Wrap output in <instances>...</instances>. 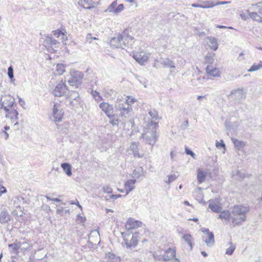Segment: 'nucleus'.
I'll return each instance as SVG.
<instances>
[{"instance_id": "nucleus-1", "label": "nucleus", "mask_w": 262, "mask_h": 262, "mask_svg": "<svg viewBox=\"0 0 262 262\" xmlns=\"http://www.w3.org/2000/svg\"><path fill=\"white\" fill-rule=\"evenodd\" d=\"M249 209L248 207L242 205L234 206L232 209V214L234 216L239 215V218H235L233 220L232 223L234 225H239L246 219V214L248 212Z\"/></svg>"}, {"instance_id": "nucleus-2", "label": "nucleus", "mask_w": 262, "mask_h": 262, "mask_svg": "<svg viewBox=\"0 0 262 262\" xmlns=\"http://www.w3.org/2000/svg\"><path fill=\"white\" fill-rule=\"evenodd\" d=\"M122 236L127 249L135 248L138 243L139 233L138 232L134 234L130 232H122Z\"/></svg>"}, {"instance_id": "nucleus-3", "label": "nucleus", "mask_w": 262, "mask_h": 262, "mask_svg": "<svg viewBox=\"0 0 262 262\" xmlns=\"http://www.w3.org/2000/svg\"><path fill=\"white\" fill-rule=\"evenodd\" d=\"M71 76L68 80L70 86L78 88L82 83L83 74L81 72L72 70L70 72Z\"/></svg>"}, {"instance_id": "nucleus-4", "label": "nucleus", "mask_w": 262, "mask_h": 262, "mask_svg": "<svg viewBox=\"0 0 262 262\" xmlns=\"http://www.w3.org/2000/svg\"><path fill=\"white\" fill-rule=\"evenodd\" d=\"M159 136L157 135L155 129H150L142 135V138L146 144L154 145L158 140Z\"/></svg>"}, {"instance_id": "nucleus-5", "label": "nucleus", "mask_w": 262, "mask_h": 262, "mask_svg": "<svg viewBox=\"0 0 262 262\" xmlns=\"http://www.w3.org/2000/svg\"><path fill=\"white\" fill-rule=\"evenodd\" d=\"M252 6L255 7V11L250 12L247 11L250 18L254 21L262 23V2Z\"/></svg>"}, {"instance_id": "nucleus-6", "label": "nucleus", "mask_w": 262, "mask_h": 262, "mask_svg": "<svg viewBox=\"0 0 262 262\" xmlns=\"http://www.w3.org/2000/svg\"><path fill=\"white\" fill-rule=\"evenodd\" d=\"M15 99L10 95L3 96L1 99V108H3L5 111H9V108L15 107Z\"/></svg>"}, {"instance_id": "nucleus-7", "label": "nucleus", "mask_w": 262, "mask_h": 262, "mask_svg": "<svg viewBox=\"0 0 262 262\" xmlns=\"http://www.w3.org/2000/svg\"><path fill=\"white\" fill-rule=\"evenodd\" d=\"M129 30L125 29L122 34H119L117 36L112 38L110 42L111 46L113 48H118L121 46V42L124 37H128Z\"/></svg>"}, {"instance_id": "nucleus-8", "label": "nucleus", "mask_w": 262, "mask_h": 262, "mask_svg": "<svg viewBox=\"0 0 262 262\" xmlns=\"http://www.w3.org/2000/svg\"><path fill=\"white\" fill-rule=\"evenodd\" d=\"M44 46L50 53H55L57 51L59 42L50 37H47L44 41Z\"/></svg>"}, {"instance_id": "nucleus-9", "label": "nucleus", "mask_w": 262, "mask_h": 262, "mask_svg": "<svg viewBox=\"0 0 262 262\" xmlns=\"http://www.w3.org/2000/svg\"><path fill=\"white\" fill-rule=\"evenodd\" d=\"M117 100L116 104H115V108L117 110L120 111V113L119 116L121 117H126V115H127L129 112L132 110V108L131 106H130V104L126 103H121L120 102L118 101Z\"/></svg>"}, {"instance_id": "nucleus-10", "label": "nucleus", "mask_w": 262, "mask_h": 262, "mask_svg": "<svg viewBox=\"0 0 262 262\" xmlns=\"http://www.w3.org/2000/svg\"><path fill=\"white\" fill-rule=\"evenodd\" d=\"M68 90L67 85L60 80L55 86L52 91V94L56 97H61L63 96Z\"/></svg>"}, {"instance_id": "nucleus-11", "label": "nucleus", "mask_w": 262, "mask_h": 262, "mask_svg": "<svg viewBox=\"0 0 262 262\" xmlns=\"http://www.w3.org/2000/svg\"><path fill=\"white\" fill-rule=\"evenodd\" d=\"M246 92L244 91L243 88H239L232 90L228 97L229 98H233L240 101L246 97Z\"/></svg>"}, {"instance_id": "nucleus-12", "label": "nucleus", "mask_w": 262, "mask_h": 262, "mask_svg": "<svg viewBox=\"0 0 262 262\" xmlns=\"http://www.w3.org/2000/svg\"><path fill=\"white\" fill-rule=\"evenodd\" d=\"M7 113L6 114V117L10 119L12 123H14V125L18 124V112L15 108L12 107L9 109V111H6Z\"/></svg>"}, {"instance_id": "nucleus-13", "label": "nucleus", "mask_w": 262, "mask_h": 262, "mask_svg": "<svg viewBox=\"0 0 262 262\" xmlns=\"http://www.w3.org/2000/svg\"><path fill=\"white\" fill-rule=\"evenodd\" d=\"M54 36L56 38L61 37L62 42L65 45H66V41L68 40L67 32L64 28L61 27L60 28L54 30L52 31Z\"/></svg>"}, {"instance_id": "nucleus-14", "label": "nucleus", "mask_w": 262, "mask_h": 262, "mask_svg": "<svg viewBox=\"0 0 262 262\" xmlns=\"http://www.w3.org/2000/svg\"><path fill=\"white\" fill-rule=\"evenodd\" d=\"M63 112L62 110L60 108L58 104H55L53 106V118L55 122H59L61 121Z\"/></svg>"}, {"instance_id": "nucleus-15", "label": "nucleus", "mask_w": 262, "mask_h": 262, "mask_svg": "<svg viewBox=\"0 0 262 262\" xmlns=\"http://www.w3.org/2000/svg\"><path fill=\"white\" fill-rule=\"evenodd\" d=\"M134 59L140 64H144L148 60V55L143 51L138 52L134 55Z\"/></svg>"}, {"instance_id": "nucleus-16", "label": "nucleus", "mask_w": 262, "mask_h": 262, "mask_svg": "<svg viewBox=\"0 0 262 262\" xmlns=\"http://www.w3.org/2000/svg\"><path fill=\"white\" fill-rule=\"evenodd\" d=\"M141 224L142 223L140 221H135L131 217L129 218L125 225L126 229L127 230L126 232H129L130 230L137 228L140 226Z\"/></svg>"}, {"instance_id": "nucleus-17", "label": "nucleus", "mask_w": 262, "mask_h": 262, "mask_svg": "<svg viewBox=\"0 0 262 262\" xmlns=\"http://www.w3.org/2000/svg\"><path fill=\"white\" fill-rule=\"evenodd\" d=\"M117 0L113 2L108 7V10L109 12H113L115 14H118L123 11L124 9L123 4H120L117 7Z\"/></svg>"}, {"instance_id": "nucleus-18", "label": "nucleus", "mask_w": 262, "mask_h": 262, "mask_svg": "<svg viewBox=\"0 0 262 262\" xmlns=\"http://www.w3.org/2000/svg\"><path fill=\"white\" fill-rule=\"evenodd\" d=\"M100 108L104 112L107 117L114 112V108L107 102H102L99 104Z\"/></svg>"}, {"instance_id": "nucleus-19", "label": "nucleus", "mask_w": 262, "mask_h": 262, "mask_svg": "<svg viewBox=\"0 0 262 262\" xmlns=\"http://www.w3.org/2000/svg\"><path fill=\"white\" fill-rule=\"evenodd\" d=\"M199 4H192L191 6L194 8H211L215 6L214 3L211 1H199Z\"/></svg>"}, {"instance_id": "nucleus-20", "label": "nucleus", "mask_w": 262, "mask_h": 262, "mask_svg": "<svg viewBox=\"0 0 262 262\" xmlns=\"http://www.w3.org/2000/svg\"><path fill=\"white\" fill-rule=\"evenodd\" d=\"M206 71L208 75L212 77H219L221 74V70L217 67H206Z\"/></svg>"}, {"instance_id": "nucleus-21", "label": "nucleus", "mask_w": 262, "mask_h": 262, "mask_svg": "<svg viewBox=\"0 0 262 262\" xmlns=\"http://www.w3.org/2000/svg\"><path fill=\"white\" fill-rule=\"evenodd\" d=\"M176 251L174 248H169L164 251L165 261H170L176 257Z\"/></svg>"}, {"instance_id": "nucleus-22", "label": "nucleus", "mask_w": 262, "mask_h": 262, "mask_svg": "<svg viewBox=\"0 0 262 262\" xmlns=\"http://www.w3.org/2000/svg\"><path fill=\"white\" fill-rule=\"evenodd\" d=\"M11 217L7 209L4 208L0 213V223L6 224L11 220Z\"/></svg>"}, {"instance_id": "nucleus-23", "label": "nucleus", "mask_w": 262, "mask_h": 262, "mask_svg": "<svg viewBox=\"0 0 262 262\" xmlns=\"http://www.w3.org/2000/svg\"><path fill=\"white\" fill-rule=\"evenodd\" d=\"M203 241L205 242L209 247H212L214 244V237L212 233H209L206 237H203Z\"/></svg>"}, {"instance_id": "nucleus-24", "label": "nucleus", "mask_w": 262, "mask_h": 262, "mask_svg": "<svg viewBox=\"0 0 262 262\" xmlns=\"http://www.w3.org/2000/svg\"><path fill=\"white\" fill-rule=\"evenodd\" d=\"M136 182V180L135 179H130L127 180L124 184V188L126 191V195H127L129 192L132 191L134 187L135 184Z\"/></svg>"}, {"instance_id": "nucleus-25", "label": "nucleus", "mask_w": 262, "mask_h": 262, "mask_svg": "<svg viewBox=\"0 0 262 262\" xmlns=\"http://www.w3.org/2000/svg\"><path fill=\"white\" fill-rule=\"evenodd\" d=\"M208 174V172L205 170H203L202 169L199 168L198 169L197 179L199 184H202L203 183Z\"/></svg>"}, {"instance_id": "nucleus-26", "label": "nucleus", "mask_w": 262, "mask_h": 262, "mask_svg": "<svg viewBox=\"0 0 262 262\" xmlns=\"http://www.w3.org/2000/svg\"><path fill=\"white\" fill-rule=\"evenodd\" d=\"M79 5L84 9H91L94 7L95 3L93 0H79Z\"/></svg>"}, {"instance_id": "nucleus-27", "label": "nucleus", "mask_w": 262, "mask_h": 262, "mask_svg": "<svg viewBox=\"0 0 262 262\" xmlns=\"http://www.w3.org/2000/svg\"><path fill=\"white\" fill-rule=\"evenodd\" d=\"M138 145H139L138 143L134 142L130 145V150L133 151L134 156L135 157L141 158L143 157V155H140L139 153Z\"/></svg>"}, {"instance_id": "nucleus-28", "label": "nucleus", "mask_w": 262, "mask_h": 262, "mask_svg": "<svg viewBox=\"0 0 262 262\" xmlns=\"http://www.w3.org/2000/svg\"><path fill=\"white\" fill-rule=\"evenodd\" d=\"M220 212L221 214L219 215L218 218L228 222L231 219V212L230 213L228 210L221 211Z\"/></svg>"}, {"instance_id": "nucleus-29", "label": "nucleus", "mask_w": 262, "mask_h": 262, "mask_svg": "<svg viewBox=\"0 0 262 262\" xmlns=\"http://www.w3.org/2000/svg\"><path fill=\"white\" fill-rule=\"evenodd\" d=\"M208 39V46L213 51H216L219 46L217 39L215 37H209Z\"/></svg>"}, {"instance_id": "nucleus-30", "label": "nucleus", "mask_w": 262, "mask_h": 262, "mask_svg": "<svg viewBox=\"0 0 262 262\" xmlns=\"http://www.w3.org/2000/svg\"><path fill=\"white\" fill-rule=\"evenodd\" d=\"M209 208L212 211L216 213H219L222 210V208L221 207L211 201L209 203Z\"/></svg>"}, {"instance_id": "nucleus-31", "label": "nucleus", "mask_w": 262, "mask_h": 262, "mask_svg": "<svg viewBox=\"0 0 262 262\" xmlns=\"http://www.w3.org/2000/svg\"><path fill=\"white\" fill-rule=\"evenodd\" d=\"M110 117H108L110 119V123L113 126L117 125L118 126V123L119 121V117L117 114H111Z\"/></svg>"}, {"instance_id": "nucleus-32", "label": "nucleus", "mask_w": 262, "mask_h": 262, "mask_svg": "<svg viewBox=\"0 0 262 262\" xmlns=\"http://www.w3.org/2000/svg\"><path fill=\"white\" fill-rule=\"evenodd\" d=\"M61 167L68 176H71L72 175L71 166L69 163H62L61 165Z\"/></svg>"}, {"instance_id": "nucleus-33", "label": "nucleus", "mask_w": 262, "mask_h": 262, "mask_svg": "<svg viewBox=\"0 0 262 262\" xmlns=\"http://www.w3.org/2000/svg\"><path fill=\"white\" fill-rule=\"evenodd\" d=\"M52 70L53 74L55 76L61 75L65 72L64 67H55V69Z\"/></svg>"}, {"instance_id": "nucleus-34", "label": "nucleus", "mask_w": 262, "mask_h": 262, "mask_svg": "<svg viewBox=\"0 0 262 262\" xmlns=\"http://www.w3.org/2000/svg\"><path fill=\"white\" fill-rule=\"evenodd\" d=\"M162 250H160L156 252H155V253L153 254V256L156 260L165 261L164 253H162Z\"/></svg>"}, {"instance_id": "nucleus-35", "label": "nucleus", "mask_w": 262, "mask_h": 262, "mask_svg": "<svg viewBox=\"0 0 262 262\" xmlns=\"http://www.w3.org/2000/svg\"><path fill=\"white\" fill-rule=\"evenodd\" d=\"M20 243H15L11 244L8 245L9 248H12V251L13 253L16 254L18 253V249L20 248Z\"/></svg>"}, {"instance_id": "nucleus-36", "label": "nucleus", "mask_w": 262, "mask_h": 262, "mask_svg": "<svg viewBox=\"0 0 262 262\" xmlns=\"http://www.w3.org/2000/svg\"><path fill=\"white\" fill-rule=\"evenodd\" d=\"M245 177V173L241 171L237 170L235 173H232V178L235 179H236L238 181H241L243 179H244Z\"/></svg>"}, {"instance_id": "nucleus-37", "label": "nucleus", "mask_w": 262, "mask_h": 262, "mask_svg": "<svg viewBox=\"0 0 262 262\" xmlns=\"http://www.w3.org/2000/svg\"><path fill=\"white\" fill-rule=\"evenodd\" d=\"M149 116L155 120H160L161 117L158 115V112L155 109H150L148 112Z\"/></svg>"}, {"instance_id": "nucleus-38", "label": "nucleus", "mask_w": 262, "mask_h": 262, "mask_svg": "<svg viewBox=\"0 0 262 262\" xmlns=\"http://www.w3.org/2000/svg\"><path fill=\"white\" fill-rule=\"evenodd\" d=\"M143 254V250L142 249H139L138 250H134L131 252L132 256L134 257L137 259L141 258Z\"/></svg>"}, {"instance_id": "nucleus-39", "label": "nucleus", "mask_w": 262, "mask_h": 262, "mask_svg": "<svg viewBox=\"0 0 262 262\" xmlns=\"http://www.w3.org/2000/svg\"><path fill=\"white\" fill-rule=\"evenodd\" d=\"M182 238L185 241V242L189 246L190 249H192V237L190 234H184L182 236Z\"/></svg>"}, {"instance_id": "nucleus-40", "label": "nucleus", "mask_w": 262, "mask_h": 262, "mask_svg": "<svg viewBox=\"0 0 262 262\" xmlns=\"http://www.w3.org/2000/svg\"><path fill=\"white\" fill-rule=\"evenodd\" d=\"M143 173V168L139 167L135 169L132 173V177L134 178H139Z\"/></svg>"}, {"instance_id": "nucleus-41", "label": "nucleus", "mask_w": 262, "mask_h": 262, "mask_svg": "<svg viewBox=\"0 0 262 262\" xmlns=\"http://www.w3.org/2000/svg\"><path fill=\"white\" fill-rule=\"evenodd\" d=\"M232 142L236 148L239 149L241 147H243L245 145V143L243 141H239L236 139H232Z\"/></svg>"}, {"instance_id": "nucleus-42", "label": "nucleus", "mask_w": 262, "mask_h": 262, "mask_svg": "<svg viewBox=\"0 0 262 262\" xmlns=\"http://www.w3.org/2000/svg\"><path fill=\"white\" fill-rule=\"evenodd\" d=\"M228 244L229 247L227 249L226 254L231 255L235 249V246L232 242H229Z\"/></svg>"}, {"instance_id": "nucleus-43", "label": "nucleus", "mask_w": 262, "mask_h": 262, "mask_svg": "<svg viewBox=\"0 0 262 262\" xmlns=\"http://www.w3.org/2000/svg\"><path fill=\"white\" fill-rule=\"evenodd\" d=\"M179 174L174 173L173 174L168 175V180L165 181L166 183L170 185V184L175 181L177 178L178 177Z\"/></svg>"}, {"instance_id": "nucleus-44", "label": "nucleus", "mask_w": 262, "mask_h": 262, "mask_svg": "<svg viewBox=\"0 0 262 262\" xmlns=\"http://www.w3.org/2000/svg\"><path fill=\"white\" fill-rule=\"evenodd\" d=\"M16 201H17L18 202H20L22 201L23 202V203H26L25 198H23V196H19V195H17V196H15L14 198V204L17 205V207H19V205L17 203H16Z\"/></svg>"}, {"instance_id": "nucleus-45", "label": "nucleus", "mask_w": 262, "mask_h": 262, "mask_svg": "<svg viewBox=\"0 0 262 262\" xmlns=\"http://www.w3.org/2000/svg\"><path fill=\"white\" fill-rule=\"evenodd\" d=\"M7 74L10 79H12L14 77L13 69L12 67H9Z\"/></svg>"}, {"instance_id": "nucleus-46", "label": "nucleus", "mask_w": 262, "mask_h": 262, "mask_svg": "<svg viewBox=\"0 0 262 262\" xmlns=\"http://www.w3.org/2000/svg\"><path fill=\"white\" fill-rule=\"evenodd\" d=\"M86 221L85 217L81 216L80 214L77 215L76 222L78 223H83Z\"/></svg>"}, {"instance_id": "nucleus-47", "label": "nucleus", "mask_w": 262, "mask_h": 262, "mask_svg": "<svg viewBox=\"0 0 262 262\" xmlns=\"http://www.w3.org/2000/svg\"><path fill=\"white\" fill-rule=\"evenodd\" d=\"M103 191L104 193H111L112 192V189L108 185H105L103 187Z\"/></svg>"}, {"instance_id": "nucleus-48", "label": "nucleus", "mask_w": 262, "mask_h": 262, "mask_svg": "<svg viewBox=\"0 0 262 262\" xmlns=\"http://www.w3.org/2000/svg\"><path fill=\"white\" fill-rule=\"evenodd\" d=\"M127 97L128 99L126 100L124 103L130 104V106H131V104L134 103L136 101V100L134 98H130L129 96H127Z\"/></svg>"}, {"instance_id": "nucleus-49", "label": "nucleus", "mask_w": 262, "mask_h": 262, "mask_svg": "<svg viewBox=\"0 0 262 262\" xmlns=\"http://www.w3.org/2000/svg\"><path fill=\"white\" fill-rule=\"evenodd\" d=\"M185 152L187 155H190L192 157H193V158L195 156L194 153L191 150L189 149L188 148H185Z\"/></svg>"}, {"instance_id": "nucleus-50", "label": "nucleus", "mask_w": 262, "mask_h": 262, "mask_svg": "<svg viewBox=\"0 0 262 262\" xmlns=\"http://www.w3.org/2000/svg\"><path fill=\"white\" fill-rule=\"evenodd\" d=\"M149 125L152 127L151 129H155L156 130V127L158 126V123L153 121H150L149 123Z\"/></svg>"}, {"instance_id": "nucleus-51", "label": "nucleus", "mask_w": 262, "mask_h": 262, "mask_svg": "<svg viewBox=\"0 0 262 262\" xmlns=\"http://www.w3.org/2000/svg\"><path fill=\"white\" fill-rule=\"evenodd\" d=\"M260 68H262V67H251V68L248 70V72H252L255 71L259 69Z\"/></svg>"}, {"instance_id": "nucleus-52", "label": "nucleus", "mask_w": 262, "mask_h": 262, "mask_svg": "<svg viewBox=\"0 0 262 262\" xmlns=\"http://www.w3.org/2000/svg\"><path fill=\"white\" fill-rule=\"evenodd\" d=\"M216 146L217 147H225V144L224 143L223 141L222 140H221L220 142H217L216 143Z\"/></svg>"}, {"instance_id": "nucleus-53", "label": "nucleus", "mask_w": 262, "mask_h": 262, "mask_svg": "<svg viewBox=\"0 0 262 262\" xmlns=\"http://www.w3.org/2000/svg\"><path fill=\"white\" fill-rule=\"evenodd\" d=\"M230 3V2H227V1H222V2L217 1L216 3H214V5L215 6H217V5H224V4H229Z\"/></svg>"}, {"instance_id": "nucleus-54", "label": "nucleus", "mask_w": 262, "mask_h": 262, "mask_svg": "<svg viewBox=\"0 0 262 262\" xmlns=\"http://www.w3.org/2000/svg\"><path fill=\"white\" fill-rule=\"evenodd\" d=\"M122 197V195L121 194H112L110 196V199L112 200H116L118 198H120Z\"/></svg>"}, {"instance_id": "nucleus-55", "label": "nucleus", "mask_w": 262, "mask_h": 262, "mask_svg": "<svg viewBox=\"0 0 262 262\" xmlns=\"http://www.w3.org/2000/svg\"><path fill=\"white\" fill-rule=\"evenodd\" d=\"M7 192L6 188L3 186H0V193L2 194Z\"/></svg>"}, {"instance_id": "nucleus-56", "label": "nucleus", "mask_w": 262, "mask_h": 262, "mask_svg": "<svg viewBox=\"0 0 262 262\" xmlns=\"http://www.w3.org/2000/svg\"><path fill=\"white\" fill-rule=\"evenodd\" d=\"M202 231L204 233H205L206 234H208L209 233H212V232H210L209 230V229H207V228H202Z\"/></svg>"}, {"instance_id": "nucleus-57", "label": "nucleus", "mask_w": 262, "mask_h": 262, "mask_svg": "<svg viewBox=\"0 0 262 262\" xmlns=\"http://www.w3.org/2000/svg\"><path fill=\"white\" fill-rule=\"evenodd\" d=\"M70 204L72 205L75 204V205H77L79 208H80L81 209H82V206L79 204V203L77 200L76 201V203L74 201H71L70 202Z\"/></svg>"}, {"instance_id": "nucleus-58", "label": "nucleus", "mask_w": 262, "mask_h": 262, "mask_svg": "<svg viewBox=\"0 0 262 262\" xmlns=\"http://www.w3.org/2000/svg\"><path fill=\"white\" fill-rule=\"evenodd\" d=\"M19 103L22 106L25 104V102L24 100L20 98H19Z\"/></svg>"}, {"instance_id": "nucleus-59", "label": "nucleus", "mask_w": 262, "mask_h": 262, "mask_svg": "<svg viewBox=\"0 0 262 262\" xmlns=\"http://www.w3.org/2000/svg\"><path fill=\"white\" fill-rule=\"evenodd\" d=\"M203 98L206 99V96H198L197 97V99L199 100H200Z\"/></svg>"}, {"instance_id": "nucleus-60", "label": "nucleus", "mask_w": 262, "mask_h": 262, "mask_svg": "<svg viewBox=\"0 0 262 262\" xmlns=\"http://www.w3.org/2000/svg\"><path fill=\"white\" fill-rule=\"evenodd\" d=\"M3 133L5 135V139L7 140L9 138V134L6 131H4Z\"/></svg>"}, {"instance_id": "nucleus-61", "label": "nucleus", "mask_w": 262, "mask_h": 262, "mask_svg": "<svg viewBox=\"0 0 262 262\" xmlns=\"http://www.w3.org/2000/svg\"><path fill=\"white\" fill-rule=\"evenodd\" d=\"M241 16L243 19H246V14L243 12L241 14Z\"/></svg>"}, {"instance_id": "nucleus-62", "label": "nucleus", "mask_w": 262, "mask_h": 262, "mask_svg": "<svg viewBox=\"0 0 262 262\" xmlns=\"http://www.w3.org/2000/svg\"><path fill=\"white\" fill-rule=\"evenodd\" d=\"M52 201H53L55 202H59L61 201V200L58 198H52Z\"/></svg>"}, {"instance_id": "nucleus-63", "label": "nucleus", "mask_w": 262, "mask_h": 262, "mask_svg": "<svg viewBox=\"0 0 262 262\" xmlns=\"http://www.w3.org/2000/svg\"><path fill=\"white\" fill-rule=\"evenodd\" d=\"M216 28H220V29H225L227 27L224 26L217 25V26H216Z\"/></svg>"}, {"instance_id": "nucleus-64", "label": "nucleus", "mask_w": 262, "mask_h": 262, "mask_svg": "<svg viewBox=\"0 0 262 262\" xmlns=\"http://www.w3.org/2000/svg\"><path fill=\"white\" fill-rule=\"evenodd\" d=\"M201 254L204 257H206L207 256V253L205 251H202Z\"/></svg>"}]
</instances>
